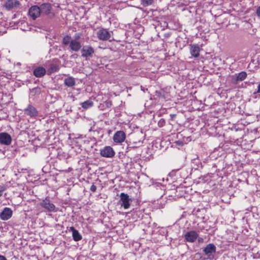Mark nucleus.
Returning a JSON list of instances; mask_svg holds the SVG:
<instances>
[{
    "instance_id": "nucleus-1",
    "label": "nucleus",
    "mask_w": 260,
    "mask_h": 260,
    "mask_svg": "<svg viewBox=\"0 0 260 260\" xmlns=\"http://www.w3.org/2000/svg\"><path fill=\"white\" fill-rule=\"evenodd\" d=\"M81 56L86 59L91 58L94 53V49L91 46H85L81 49Z\"/></svg>"
},
{
    "instance_id": "nucleus-2",
    "label": "nucleus",
    "mask_w": 260,
    "mask_h": 260,
    "mask_svg": "<svg viewBox=\"0 0 260 260\" xmlns=\"http://www.w3.org/2000/svg\"><path fill=\"white\" fill-rule=\"evenodd\" d=\"M24 114L30 118H35L38 115V111L32 105H28L24 110Z\"/></svg>"
},
{
    "instance_id": "nucleus-3",
    "label": "nucleus",
    "mask_w": 260,
    "mask_h": 260,
    "mask_svg": "<svg viewBox=\"0 0 260 260\" xmlns=\"http://www.w3.org/2000/svg\"><path fill=\"white\" fill-rule=\"evenodd\" d=\"M126 139V134L123 131H118L113 135V140L115 144H121Z\"/></svg>"
},
{
    "instance_id": "nucleus-4",
    "label": "nucleus",
    "mask_w": 260,
    "mask_h": 260,
    "mask_svg": "<svg viewBox=\"0 0 260 260\" xmlns=\"http://www.w3.org/2000/svg\"><path fill=\"white\" fill-rule=\"evenodd\" d=\"M96 35L98 38L102 41L108 40L111 37V34L108 29L104 28L99 29L96 32Z\"/></svg>"
},
{
    "instance_id": "nucleus-5",
    "label": "nucleus",
    "mask_w": 260,
    "mask_h": 260,
    "mask_svg": "<svg viewBox=\"0 0 260 260\" xmlns=\"http://www.w3.org/2000/svg\"><path fill=\"white\" fill-rule=\"evenodd\" d=\"M100 154L103 157L111 158L115 155V152L112 147L107 146L100 150Z\"/></svg>"
},
{
    "instance_id": "nucleus-6",
    "label": "nucleus",
    "mask_w": 260,
    "mask_h": 260,
    "mask_svg": "<svg viewBox=\"0 0 260 260\" xmlns=\"http://www.w3.org/2000/svg\"><path fill=\"white\" fill-rule=\"evenodd\" d=\"M120 197V202H121V206L125 209H128L130 207L131 199L129 198L127 194L124 192L121 193Z\"/></svg>"
},
{
    "instance_id": "nucleus-7",
    "label": "nucleus",
    "mask_w": 260,
    "mask_h": 260,
    "mask_svg": "<svg viewBox=\"0 0 260 260\" xmlns=\"http://www.w3.org/2000/svg\"><path fill=\"white\" fill-rule=\"evenodd\" d=\"M40 14L41 11L39 6L34 5L29 9L28 15L33 20L36 19L40 16Z\"/></svg>"
},
{
    "instance_id": "nucleus-8",
    "label": "nucleus",
    "mask_w": 260,
    "mask_h": 260,
    "mask_svg": "<svg viewBox=\"0 0 260 260\" xmlns=\"http://www.w3.org/2000/svg\"><path fill=\"white\" fill-rule=\"evenodd\" d=\"M12 142V137L10 134L6 132L0 133V144L5 145H9Z\"/></svg>"
},
{
    "instance_id": "nucleus-9",
    "label": "nucleus",
    "mask_w": 260,
    "mask_h": 260,
    "mask_svg": "<svg viewBox=\"0 0 260 260\" xmlns=\"http://www.w3.org/2000/svg\"><path fill=\"white\" fill-rule=\"evenodd\" d=\"M40 205L42 207L45 209L47 211L53 212L55 210V205L53 203H51L48 199H45L43 200L42 202H41Z\"/></svg>"
},
{
    "instance_id": "nucleus-10",
    "label": "nucleus",
    "mask_w": 260,
    "mask_h": 260,
    "mask_svg": "<svg viewBox=\"0 0 260 260\" xmlns=\"http://www.w3.org/2000/svg\"><path fill=\"white\" fill-rule=\"evenodd\" d=\"M12 215L13 211L12 209L8 207H5L0 213V219L2 220H7L12 217Z\"/></svg>"
},
{
    "instance_id": "nucleus-11",
    "label": "nucleus",
    "mask_w": 260,
    "mask_h": 260,
    "mask_svg": "<svg viewBox=\"0 0 260 260\" xmlns=\"http://www.w3.org/2000/svg\"><path fill=\"white\" fill-rule=\"evenodd\" d=\"M20 5V3L18 0H7L5 3L4 7L7 10H10L18 8Z\"/></svg>"
},
{
    "instance_id": "nucleus-12",
    "label": "nucleus",
    "mask_w": 260,
    "mask_h": 260,
    "mask_svg": "<svg viewBox=\"0 0 260 260\" xmlns=\"http://www.w3.org/2000/svg\"><path fill=\"white\" fill-rule=\"evenodd\" d=\"M199 235L194 231H190L184 235L185 239L188 242H194L198 238Z\"/></svg>"
},
{
    "instance_id": "nucleus-13",
    "label": "nucleus",
    "mask_w": 260,
    "mask_h": 260,
    "mask_svg": "<svg viewBox=\"0 0 260 260\" xmlns=\"http://www.w3.org/2000/svg\"><path fill=\"white\" fill-rule=\"evenodd\" d=\"M189 52L191 55L195 58H197L200 56L201 49L198 44H190Z\"/></svg>"
},
{
    "instance_id": "nucleus-14",
    "label": "nucleus",
    "mask_w": 260,
    "mask_h": 260,
    "mask_svg": "<svg viewBox=\"0 0 260 260\" xmlns=\"http://www.w3.org/2000/svg\"><path fill=\"white\" fill-rule=\"evenodd\" d=\"M40 9L41 13L46 15H48L51 13L52 9V6L49 3H43L40 5Z\"/></svg>"
},
{
    "instance_id": "nucleus-15",
    "label": "nucleus",
    "mask_w": 260,
    "mask_h": 260,
    "mask_svg": "<svg viewBox=\"0 0 260 260\" xmlns=\"http://www.w3.org/2000/svg\"><path fill=\"white\" fill-rule=\"evenodd\" d=\"M216 249V246L213 244L210 243L206 245L204 248L203 251L205 254L210 258L211 254L215 253Z\"/></svg>"
},
{
    "instance_id": "nucleus-16",
    "label": "nucleus",
    "mask_w": 260,
    "mask_h": 260,
    "mask_svg": "<svg viewBox=\"0 0 260 260\" xmlns=\"http://www.w3.org/2000/svg\"><path fill=\"white\" fill-rule=\"evenodd\" d=\"M46 73V69L43 67H38L33 71L34 75L37 78L43 77Z\"/></svg>"
},
{
    "instance_id": "nucleus-17",
    "label": "nucleus",
    "mask_w": 260,
    "mask_h": 260,
    "mask_svg": "<svg viewBox=\"0 0 260 260\" xmlns=\"http://www.w3.org/2000/svg\"><path fill=\"white\" fill-rule=\"evenodd\" d=\"M70 48L74 51L77 52L81 48V45L79 41L77 40H72L70 43Z\"/></svg>"
},
{
    "instance_id": "nucleus-18",
    "label": "nucleus",
    "mask_w": 260,
    "mask_h": 260,
    "mask_svg": "<svg viewBox=\"0 0 260 260\" xmlns=\"http://www.w3.org/2000/svg\"><path fill=\"white\" fill-rule=\"evenodd\" d=\"M70 230L72 232V236L74 241H79L82 239V236L74 227L71 226Z\"/></svg>"
},
{
    "instance_id": "nucleus-19",
    "label": "nucleus",
    "mask_w": 260,
    "mask_h": 260,
    "mask_svg": "<svg viewBox=\"0 0 260 260\" xmlns=\"http://www.w3.org/2000/svg\"><path fill=\"white\" fill-rule=\"evenodd\" d=\"M75 80L73 77H69L64 80V84L68 87H73L75 85Z\"/></svg>"
},
{
    "instance_id": "nucleus-20",
    "label": "nucleus",
    "mask_w": 260,
    "mask_h": 260,
    "mask_svg": "<svg viewBox=\"0 0 260 260\" xmlns=\"http://www.w3.org/2000/svg\"><path fill=\"white\" fill-rule=\"evenodd\" d=\"M59 70V67L56 64H51L50 67L48 69V72L49 74L56 72Z\"/></svg>"
},
{
    "instance_id": "nucleus-21",
    "label": "nucleus",
    "mask_w": 260,
    "mask_h": 260,
    "mask_svg": "<svg viewBox=\"0 0 260 260\" xmlns=\"http://www.w3.org/2000/svg\"><path fill=\"white\" fill-rule=\"evenodd\" d=\"M82 107L84 109H87L93 106V103L91 100H87L81 104Z\"/></svg>"
},
{
    "instance_id": "nucleus-22",
    "label": "nucleus",
    "mask_w": 260,
    "mask_h": 260,
    "mask_svg": "<svg viewBox=\"0 0 260 260\" xmlns=\"http://www.w3.org/2000/svg\"><path fill=\"white\" fill-rule=\"evenodd\" d=\"M247 77V73L245 72H241L239 73L237 76V81H243Z\"/></svg>"
},
{
    "instance_id": "nucleus-23",
    "label": "nucleus",
    "mask_w": 260,
    "mask_h": 260,
    "mask_svg": "<svg viewBox=\"0 0 260 260\" xmlns=\"http://www.w3.org/2000/svg\"><path fill=\"white\" fill-rule=\"evenodd\" d=\"M154 0H141V5L144 7H147L153 4Z\"/></svg>"
},
{
    "instance_id": "nucleus-24",
    "label": "nucleus",
    "mask_w": 260,
    "mask_h": 260,
    "mask_svg": "<svg viewBox=\"0 0 260 260\" xmlns=\"http://www.w3.org/2000/svg\"><path fill=\"white\" fill-rule=\"evenodd\" d=\"M71 37L69 35H67L63 38L62 44L64 45H67L70 43Z\"/></svg>"
},
{
    "instance_id": "nucleus-25",
    "label": "nucleus",
    "mask_w": 260,
    "mask_h": 260,
    "mask_svg": "<svg viewBox=\"0 0 260 260\" xmlns=\"http://www.w3.org/2000/svg\"><path fill=\"white\" fill-rule=\"evenodd\" d=\"M105 104L106 107H108V108L111 107L112 105V102L111 101H110V100H107V101H105Z\"/></svg>"
},
{
    "instance_id": "nucleus-26",
    "label": "nucleus",
    "mask_w": 260,
    "mask_h": 260,
    "mask_svg": "<svg viewBox=\"0 0 260 260\" xmlns=\"http://www.w3.org/2000/svg\"><path fill=\"white\" fill-rule=\"evenodd\" d=\"M90 190L92 192H95L96 190V186L94 184H92L90 188Z\"/></svg>"
},
{
    "instance_id": "nucleus-27",
    "label": "nucleus",
    "mask_w": 260,
    "mask_h": 260,
    "mask_svg": "<svg viewBox=\"0 0 260 260\" xmlns=\"http://www.w3.org/2000/svg\"><path fill=\"white\" fill-rule=\"evenodd\" d=\"M165 121L164 119H161L159 121L158 123V124L159 125V126L161 127V126H162L165 125Z\"/></svg>"
},
{
    "instance_id": "nucleus-28",
    "label": "nucleus",
    "mask_w": 260,
    "mask_h": 260,
    "mask_svg": "<svg viewBox=\"0 0 260 260\" xmlns=\"http://www.w3.org/2000/svg\"><path fill=\"white\" fill-rule=\"evenodd\" d=\"M170 120L172 121H174L176 116V114H170Z\"/></svg>"
},
{
    "instance_id": "nucleus-29",
    "label": "nucleus",
    "mask_w": 260,
    "mask_h": 260,
    "mask_svg": "<svg viewBox=\"0 0 260 260\" xmlns=\"http://www.w3.org/2000/svg\"><path fill=\"white\" fill-rule=\"evenodd\" d=\"M260 93V83L257 86V90L256 91L254 92L253 94Z\"/></svg>"
},
{
    "instance_id": "nucleus-30",
    "label": "nucleus",
    "mask_w": 260,
    "mask_h": 260,
    "mask_svg": "<svg viewBox=\"0 0 260 260\" xmlns=\"http://www.w3.org/2000/svg\"><path fill=\"white\" fill-rule=\"evenodd\" d=\"M256 14L258 16H260V6L257 8Z\"/></svg>"
},
{
    "instance_id": "nucleus-31",
    "label": "nucleus",
    "mask_w": 260,
    "mask_h": 260,
    "mask_svg": "<svg viewBox=\"0 0 260 260\" xmlns=\"http://www.w3.org/2000/svg\"><path fill=\"white\" fill-rule=\"evenodd\" d=\"M0 260H7L6 257L3 255H0Z\"/></svg>"
},
{
    "instance_id": "nucleus-32",
    "label": "nucleus",
    "mask_w": 260,
    "mask_h": 260,
    "mask_svg": "<svg viewBox=\"0 0 260 260\" xmlns=\"http://www.w3.org/2000/svg\"><path fill=\"white\" fill-rule=\"evenodd\" d=\"M5 190V188L3 187V189L0 190V197H1L3 195V192Z\"/></svg>"
},
{
    "instance_id": "nucleus-33",
    "label": "nucleus",
    "mask_w": 260,
    "mask_h": 260,
    "mask_svg": "<svg viewBox=\"0 0 260 260\" xmlns=\"http://www.w3.org/2000/svg\"><path fill=\"white\" fill-rule=\"evenodd\" d=\"M203 238H200L198 239V241H199V242H203Z\"/></svg>"
},
{
    "instance_id": "nucleus-34",
    "label": "nucleus",
    "mask_w": 260,
    "mask_h": 260,
    "mask_svg": "<svg viewBox=\"0 0 260 260\" xmlns=\"http://www.w3.org/2000/svg\"><path fill=\"white\" fill-rule=\"evenodd\" d=\"M111 130H109V131H108V134H111Z\"/></svg>"
}]
</instances>
